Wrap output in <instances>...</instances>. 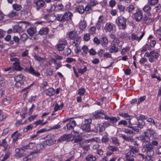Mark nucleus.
<instances>
[{
    "instance_id": "obj_20",
    "label": "nucleus",
    "mask_w": 161,
    "mask_h": 161,
    "mask_svg": "<svg viewBox=\"0 0 161 161\" xmlns=\"http://www.w3.org/2000/svg\"><path fill=\"white\" fill-rule=\"evenodd\" d=\"M67 35L69 38L72 40H74L78 36L77 32L75 31H71L69 32Z\"/></svg>"
},
{
    "instance_id": "obj_52",
    "label": "nucleus",
    "mask_w": 161,
    "mask_h": 161,
    "mask_svg": "<svg viewBox=\"0 0 161 161\" xmlns=\"http://www.w3.org/2000/svg\"><path fill=\"white\" fill-rule=\"evenodd\" d=\"M28 36L25 33H23L21 36L20 39L23 42H25Z\"/></svg>"
},
{
    "instance_id": "obj_29",
    "label": "nucleus",
    "mask_w": 161,
    "mask_h": 161,
    "mask_svg": "<svg viewBox=\"0 0 161 161\" xmlns=\"http://www.w3.org/2000/svg\"><path fill=\"white\" fill-rule=\"evenodd\" d=\"M46 95L49 96H51L55 93V91L53 88H50L46 91Z\"/></svg>"
},
{
    "instance_id": "obj_39",
    "label": "nucleus",
    "mask_w": 161,
    "mask_h": 161,
    "mask_svg": "<svg viewBox=\"0 0 161 161\" xmlns=\"http://www.w3.org/2000/svg\"><path fill=\"white\" fill-rule=\"evenodd\" d=\"M102 45L103 47L107 46L108 43V41L107 38L103 37L102 38Z\"/></svg>"
},
{
    "instance_id": "obj_32",
    "label": "nucleus",
    "mask_w": 161,
    "mask_h": 161,
    "mask_svg": "<svg viewBox=\"0 0 161 161\" xmlns=\"http://www.w3.org/2000/svg\"><path fill=\"white\" fill-rule=\"evenodd\" d=\"M118 130L121 131H123L126 133L130 134H133L134 133L132 130L125 128H119Z\"/></svg>"
},
{
    "instance_id": "obj_54",
    "label": "nucleus",
    "mask_w": 161,
    "mask_h": 161,
    "mask_svg": "<svg viewBox=\"0 0 161 161\" xmlns=\"http://www.w3.org/2000/svg\"><path fill=\"white\" fill-rule=\"evenodd\" d=\"M158 0H148V3L152 6H154L157 4L158 3Z\"/></svg>"
},
{
    "instance_id": "obj_11",
    "label": "nucleus",
    "mask_w": 161,
    "mask_h": 161,
    "mask_svg": "<svg viewBox=\"0 0 161 161\" xmlns=\"http://www.w3.org/2000/svg\"><path fill=\"white\" fill-rule=\"evenodd\" d=\"M134 17L137 22H140L142 20L143 17V13L141 10L139 9L134 14Z\"/></svg>"
},
{
    "instance_id": "obj_3",
    "label": "nucleus",
    "mask_w": 161,
    "mask_h": 161,
    "mask_svg": "<svg viewBox=\"0 0 161 161\" xmlns=\"http://www.w3.org/2000/svg\"><path fill=\"white\" fill-rule=\"evenodd\" d=\"M142 151L146 153L149 158L154 154L153 147L151 145L150 143L144 145L142 148Z\"/></svg>"
},
{
    "instance_id": "obj_26",
    "label": "nucleus",
    "mask_w": 161,
    "mask_h": 161,
    "mask_svg": "<svg viewBox=\"0 0 161 161\" xmlns=\"http://www.w3.org/2000/svg\"><path fill=\"white\" fill-rule=\"evenodd\" d=\"M8 146V145L6 142V139L0 141V146H3L4 148L3 150L6 151L7 149Z\"/></svg>"
},
{
    "instance_id": "obj_25",
    "label": "nucleus",
    "mask_w": 161,
    "mask_h": 161,
    "mask_svg": "<svg viewBox=\"0 0 161 161\" xmlns=\"http://www.w3.org/2000/svg\"><path fill=\"white\" fill-rule=\"evenodd\" d=\"M44 147V144L43 143L38 144H36L34 150L36 151L37 153H40L41 150H42Z\"/></svg>"
},
{
    "instance_id": "obj_13",
    "label": "nucleus",
    "mask_w": 161,
    "mask_h": 161,
    "mask_svg": "<svg viewBox=\"0 0 161 161\" xmlns=\"http://www.w3.org/2000/svg\"><path fill=\"white\" fill-rule=\"evenodd\" d=\"M44 18L48 22H53L56 19V18L54 14L45 15L44 16Z\"/></svg>"
},
{
    "instance_id": "obj_36",
    "label": "nucleus",
    "mask_w": 161,
    "mask_h": 161,
    "mask_svg": "<svg viewBox=\"0 0 161 161\" xmlns=\"http://www.w3.org/2000/svg\"><path fill=\"white\" fill-rule=\"evenodd\" d=\"M143 11L144 12H147L148 13L149 15L150 14L149 12L150 11L151 9V7L149 5L147 4L144 6L142 9Z\"/></svg>"
},
{
    "instance_id": "obj_60",
    "label": "nucleus",
    "mask_w": 161,
    "mask_h": 161,
    "mask_svg": "<svg viewBox=\"0 0 161 161\" xmlns=\"http://www.w3.org/2000/svg\"><path fill=\"white\" fill-rule=\"evenodd\" d=\"M65 137V135L61 136L59 138L58 140V142H63L66 140Z\"/></svg>"
},
{
    "instance_id": "obj_43",
    "label": "nucleus",
    "mask_w": 161,
    "mask_h": 161,
    "mask_svg": "<svg viewBox=\"0 0 161 161\" xmlns=\"http://www.w3.org/2000/svg\"><path fill=\"white\" fill-rule=\"evenodd\" d=\"M12 7L14 9L17 11H19L22 8L21 5L17 4H13Z\"/></svg>"
},
{
    "instance_id": "obj_7",
    "label": "nucleus",
    "mask_w": 161,
    "mask_h": 161,
    "mask_svg": "<svg viewBox=\"0 0 161 161\" xmlns=\"http://www.w3.org/2000/svg\"><path fill=\"white\" fill-rule=\"evenodd\" d=\"M24 78V76L22 74L16 75L14 77V79L16 82L15 85L17 87L20 86L23 83L22 81Z\"/></svg>"
},
{
    "instance_id": "obj_17",
    "label": "nucleus",
    "mask_w": 161,
    "mask_h": 161,
    "mask_svg": "<svg viewBox=\"0 0 161 161\" xmlns=\"http://www.w3.org/2000/svg\"><path fill=\"white\" fill-rule=\"evenodd\" d=\"M25 71L37 77H38L40 75V73L37 72L35 71L34 69L31 66L29 68H26L25 69Z\"/></svg>"
},
{
    "instance_id": "obj_4",
    "label": "nucleus",
    "mask_w": 161,
    "mask_h": 161,
    "mask_svg": "<svg viewBox=\"0 0 161 161\" xmlns=\"http://www.w3.org/2000/svg\"><path fill=\"white\" fill-rule=\"evenodd\" d=\"M91 119H86L83 121L82 123L81 128L87 132H90V123H91Z\"/></svg>"
},
{
    "instance_id": "obj_63",
    "label": "nucleus",
    "mask_w": 161,
    "mask_h": 161,
    "mask_svg": "<svg viewBox=\"0 0 161 161\" xmlns=\"http://www.w3.org/2000/svg\"><path fill=\"white\" fill-rule=\"evenodd\" d=\"M138 37L136 34L135 33H132L131 35V39L132 41L135 40H137L138 41Z\"/></svg>"
},
{
    "instance_id": "obj_15",
    "label": "nucleus",
    "mask_w": 161,
    "mask_h": 161,
    "mask_svg": "<svg viewBox=\"0 0 161 161\" xmlns=\"http://www.w3.org/2000/svg\"><path fill=\"white\" fill-rule=\"evenodd\" d=\"M151 57L149 58V61L150 62H152L154 61V59H157L159 56V54L154 50H153L150 52Z\"/></svg>"
},
{
    "instance_id": "obj_61",
    "label": "nucleus",
    "mask_w": 161,
    "mask_h": 161,
    "mask_svg": "<svg viewBox=\"0 0 161 161\" xmlns=\"http://www.w3.org/2000/svg\"><path fill=\"white\" fill-rule=\"evenodd\" d=\"M65 137V135L61 136L59 138L58 140V142H63L66 140Z\"/></svg>"
},
{
    "instance_id": "obj_18",
    "label": "nucleus",
    "mask_w": 161,
    "mask_h": 161,
    "mask_svg": "<svg viewBox=\"0 0 161 161\" xmlns=\"http://www.w3.org/2000/svg\"><path fill=\"white\" fill-rule=\"evenodd\" d=\"M76 125V122L75 120H70L69 123L67 124L66 126L64 127V128L65 129L67 127V130H69L73 129Z\"/></svg>"
},
{
    "instance_id": "obj_51",
    "label": "nucleus",
    "mask_w": 161,
    "mask_h": 161,
    "mask_svg": "<svg viewBox=\"0 0 161 161\" xmlns=\"http://www.w3.org/2000/svg\"><path fill=\"white\" fill-rule=\"evenodd\" d=\"M21 29L20 27L18 25H16L13 28V32L14 33H17L19 32Z\"/></svg>"
},
{
    "instance_id": "obj_33",
    "label": "nucleus",
    "mask_w": 161,
    "mask_h": 161,
    "mask_svg": "<svg viewBox=\"0 0 161 161\" xmlns=\"http://www.w3.org/2000/svg\"><path fill=\"white\" fill-rule=\"evenodd\" d=\"M27 32L30 36H32L36 32V29L34 27L29 28L27 30Z\"/></svg>"
},
{
    "instance_id": "obj_21",
    "label": "nucleus",
    "mask_w": 161,
    "mask_h": 161,
    "mask_svg": "<svg viewBox=\"0 0 161 161\" xmlns=\"http://www.w3.org/2000/svg\"><path fill=\"white\" fill-rule=\"evenodd\" d=\"M104 119L106 120H109V123L114 124L117 121V120L116 119V117H109L107 115H105Z\"/></svg>"
},
{
    "instance_id": "obj_16",
    "label": "nucleus",
    "mask_w": 161,
    "mask_h": 161,
    "mask_svg": "<svg viewBox=\"0 0 161 161\" xmlns=\"http://www.w3.org/2000/svg\"><path fill=\"white\" fill-rule=\"evenodd\" d=\"M135 154L134 152L130 150H129L125 155L126 160L127 161H134V159L132 157H135Z\"/></svg>"
},
{
    "instance_id": "obj_24",
    "label": "nucleus",
    "mask_w": 161,
    "mask_h": 161,
    "mask_svg": "<svg viewBox=\"0 0 161 161\" xmlns=\"http://www.w3.org/2000/svg\"><path fill=\"white\" fill-rule=\"evenodd\" d=\"M75 11L80 14H83L85 12L84 8L82 5H77L75 8Z\"/></svg>"
},
{
    "instance_id": "obj_59",
    "label": "nucleus",
    "mask_w": 161,
    "mask_h": 161,
    "mask_svg": "<svg viewBox=\"0 0 161 161\" xmlns=\"http://www.w3.org/2000/svg\"><path fill=\"white\" fill-rule=\"evenodd\" d=\"M33 125H32L31 124L27 125L24 129V132H27L28 130H30L32 129L33 128Z\"/></svg>"
},
{
    "instance_id": "obj_10",
    "label": "nucleus",
    "mask_w": 161,
    "mask_h": 161,
    "mask_svg": "<svg viewBox=\"0 0 161 161\" xmlns=\"http://www.w3.org/2000/svg\"><path fill=\"white\" fill-rule=\"evenodd\" d=\"M115 25L112 23H107L104 27V29L106 32H111L113 30Z\"/></svg>"
},
{
    "instance_id": "obj_34",
    "label": "nucleus",
    "mask_w": 161,
    "mask_h": 161,
    "mask_svg": "<svg viewBox=\"0 0 161 161\" xmlns=\"http://www.w3.org/2000/svg\"><path fill=\"white\" fill-rule=\"evenodd\" d=\"M65 44L63 43L59 42L58 44L56 45L55 46V47L59 51H62L64 48Z\"/></svg>"
},
{
    "instance_id": "obj_12",
    "label": "nucleus",
    "mask_w": 161,
    "mask_h": 161,
    "mask_svg": "<svg viewBox=\"0 0 161 161\" xmlns=\"http://www.w3.org/2000/svg\"><path fill=\"white\" fill-rule=\"evenodd\" d=\"M36 9L38 11L42 8L45 5V3L43 0H37L35 3Z\"/></svg>"
},
{
    "instance_id": "obj_44",
    "label": "nucleus",
    "mask_w": 161,
    "mask_h": 161,
    "mask_svg": "<svg viewBox=\"0 0 161 161\" xmlns=\"http://www.w3.org/2000/svg\"><path fill=\"white\" fill-rule=\"evenodd\" d=\"M155 133L154 131L152 129H149L147 130L146 131L144 132V133L151 136L153 135Z\"/></svg>"
},
{
    "instance_id": "obj_49",
    "label": "nucleus",
    "mask_w": 161,
    "mask_h": 161,
    "mask_svg": "<svg viewBox=\"0 0 161 161\" xmlns=\"http://www.w3.org/2000/svg\"><path fill=\"white\" fill-rule=\"evenodd\" d=\"M74 142L79 143V145L80 147H82V145L81 142L82 141V139L81 137H79L77 138H75L74 140Z\"/></svg>"
},
{
    "instance_id": "obj_53",
    "label": "nucleus",
    "mask_w": 161,
    "mask_h": 161,
    "mask_svg": "<svg viewBox=\"0 0 161 161\" xmlns=\"http://www.w3.org/2000/svg\"><path fill=\"white\" fill-rule=\"evenodd\" d=\"M85 92V89L81 88L79 89L78 90V94L80 95V96H82L84 95Z\"/></svg>"
},
{
    "instance_id": "obj_2",
    "label": "nucleus",
    "mask_w": 161,
    "mask_h": 161,
    "mask_svg": "<svg viewBox=\"0 0 161 161\" xmlns=\"http://www.w3.org/2000/svg\"><path fill=\"white\" fill-rule=\"evenodd\" d=\"M126 19L122 16L118 17L115 22L119 28L120 30H125L126 28Z\"/></svg>"
},
{
    "instance_id": "obj_23",
    "label": "nucleus",
    "mask_w": 161,
    "mask_h": 161,
    "mask_svg": "<svg viewBox=\"0 0 161 161\" xmlns=\"http://www.w3.org/2000/svg\"><path fill=\"white\" fill-rule=\"evenodd\" d=\"M49 31V29L47 27H42L40 30L39 34L41 35H46L48 33Z\"/></svg>"
},
{
    "instance_id": "obj_57",
    "label": "nucleus",
    "mask_w": 161,
    "mask_h": 161,
    "mask_svg": "<svg viewBox=\"0 0 161 161\" xmlns=\"http://www.w3.org/2000/svg\"><path fill=\"white\" fill-rule=\"evenodd\" d=\"M118 125H123L124 126H125L127 125L128 123L126 120H122L118 122Z\"/></svg>"
},
{
    "instance_id": "obj_62",
    "label": "nucleus",
    "mask_w": 161,
    "mask_h": 161,
    "mask_svg": "<svg viewBox=\"0 0 161 161\" xmlns=\"http://www.w3.org/2000/svg\"><path fill=\"white\" fill-rule=\"evenodd\" d=\"M96 28L94 26L92 27L89 30L90 34L93 35L95 33Z\"/></svg>"
},
{
    "instance_id": "obj_64",
    "label": "nucleus",
    "mask_w": 161,
    "mask_h": 161,
    "mask_svg": "<svg viewBox=\"0 0 161 161\" xmlns=\"http://www.w3.org/2000/svg\"><path fill=\"white\" fill-rule=\"evenodd\" d=\"M156 153L158 155L161 154V145L157 147V149L156 151Z\"/></svg>"
},
{
    "instance_id": "obj_35",
    "label": "nucleus",
    "mask_w": 161,
    "mask_h": 161,
    "mask_svg": "<svg viewBox=\"0 0 161 161\" xmlns=\"http://www.w3.org/2000/svg\"><path fill=\"white\" fill-rule=\"evenodd\" d=\"M97 158L92 154H89L86 157V161H95Z\"/></svg>"
},
{
    "instance_id": "obj_47",
    "label": "nucleus",
    "mask_w": 161,
    "mask_h": 161,
    "mask_svg": "<svg viewBox=\"0 0 161 161\" xmlns=\"http://www.w3.org/2000/svg\"><path fill=\"white\" fill-rule=\"evenodd\" d=\"M135 8L134 6L133 5H130L128 6L126 8V10H127L129 13H130L132 12Z\"/></svg>"
},
{
    "instance_id": "obj_48",
    "label": "nucleus",
    "mask_w": 161,
    "mask_h": 161,
    "mask_svg": "<svg viewBox=\"0 0 161 161\" xmlns=\"http://www.w3.org/2000/svg\"><path fill=\"white\" fill-rule=\"evenodd\" d=\"M18 15L17 13L16 12L12 11L8 13V16L9 18H12Z\"/></svg>"
},
{
    "instance_id": "obj_38",
    "label": "nucleus",
    "mask_w": 161,
    "mask_h": 161,
    "mask_svg": "<svg viewBox=\"0 0 161 161\" xmlns=\"http://www.w3.org/2000/svg\"><path fill=\"white\" fill-rule=\"evenodd\" d=\"M36 146V144L35 143H30L28 145L25 146H24L25 148L27 150L29 149H34Z\"/></svg>"
},
{
    "instance_id": "obj_56",
    "label": "nucleus",
    "mask_w": 161,
    "mask_h": 161,
    "mask_svg": "<svg viewBox=\"0 0 161 161\" xmlns=\"http://www.w3.org/2000/svg\"><path fill=\"white\" fill-rule=\"evenodd\" d=\"M99 141V139H98L97 138H96V139L94 138H92L91 139L85 141L83 142V143H89L93 141L98 142Z\"/></svg>"
},
{
    "instance_id": "obj_40",
    "label": "nucleus",
    "mask_w": 161,
    "mask_h": 161,
    "mask_svg": "<svg viewBox=\"0 0 161 161\" xmlns=\"http://www.w3.org/2000/svg\"><path fill=\"white\" fill-rule=\"evenodd\" d=\"M86 26V24L85 21H81L79 23V27L80 29L83 30L85 29Z\"/></svg>"
},
{
    "instance_id": "obj_31",
    "label": "nucleus",
    "mask_w": 161,
    "mask_h": 161,
    "mask_svg": "<svg viewBox=\"0 0 161 161\" xmlns=\"http://www.w3.org/2000/svg\"><path fill=\"white\" fill-rule=\"evenodd\" d=\"M11 100L12 99L11 97H7L2 100V102L3 104L7 105L10 103Z\"/></svg>"
},
{
    "instance_id": "obj_27",
    "label": "nucleus",
    "mask_w": 161,
    "mask_h": 161,
    "mask_svg": "<svg viewBox=\"0 0 161 161\" xmlns=\"http://www.w3.org/2000/svg\"><path fill=\"white\" fill-rule=\"evenodd\" d=\"M121 136L123 139L126 141L132 142L134 141V139L132 136H126L122 134H121Z\"/></svg>"
},
{
    "instance_id": "obj_6",
    "label": "nucleus",
    "mask_w": 161,
    "mask_h": 161,
    "mask_svg": "<svg viewBox=\"0 0 161 161\" xmlns=\"http://www.w3.org/2000/svg\"><path fill=\"white\" fill-rule=\"evenodd\" d=\"M15 151L17 156L19 157L24 156L27 155L28 153L27 150L24 146L20 148H16Z\"/></svg>"
},
{
    "instance_id": "obj_37",
    "label": "nucleus",
    "mask_w": 161,
    "mask_h": 161,
    "mask_svg": "<svg viewBox=\"0 0 161 161\" xmlns=\"http://www.w3.org/2000/svg\"><path fill=\"white\" fill-rule=\"evenodd\" d=\"M56 19L58 21L61 22H64L65 21L64 14H58L56 16Z\"/></svg>"
},
{
    "instance_id": "obj_58",
    "label": "nucleus",
    "mask_w": 161,
    "mask_h": 161,
    "mask_svg": "<svg viewBox=\"0 0 161 161\" xmlns=\"http://www.w3.org/2000/svg\"><path fill=\"white\" fill-rule=\"evenodd\" d=\"M11 154V153L10 152L6 153L2 159L1 161H5L10 156Z\"/></svg>"
},
{
    "instance_id": "obj_42",
    "label": "nucleus",
    "mask_w": 161,
    "mask_h": 161,
    "mask_svg": "<svg viewBox=\"0 0 161 161\" xmlns=\"http://www.w3.org/2000/svg\"><path fill=\"white\" fill-rule=\"evenodd\" d=\"M73 40L74 41L73 42V43L75 44V46L79 45L81 41L80 37L78 36H77V37H76Z\"/></svg>"
},
{
    "instance_id": "obj_55",
    "label": "nucleus",
    "mask_w": 161,
    "mask_h": 161,
    "mask_svg": "<svg viewBox=\"0 0 161 161\" xmlns=\"http://www.w3.org/2000/svg\"><path fill=\"white\" fill-rule=\"evenodd\" d=\"M109 140V138L107 135H104L103 136L101 141L102 142L106 143L108 142Z\"/></svg>"
},
{
    "instance_id": "obj_1",
    "label": "nucleus",
    "mask_w": 161,
    "mask_h": 161,
    "mask_svg": "<svg viewBox=\"0 0 161 161\" xmlns=\"http://www.w3.org/2000/svg\"><path fill=\"white\" fill-rule=\"evenodd\" d=\"M123 43V41H120L118 39H114L112 42L111 47L109 49L110 52L111 53L118 52V47H121Z\"/></svg>"
},
{
    "instance_id": "obj_14",
    "label": "nucleus",
    "mask_w": 161,
    "mask_h": 161,
    "mask_svg": "<svg viewBox=\"0 0 161 161\" xmlns=\"http://www.w3.org/2000/svg\"><path fill=\"white\" fill-rule=\"evenodd\" d=\"M135 122L133 121L134 124L132 125H134L135 127H137L140 128V129L142 128L143 125H145V122L142 120L140 119H135L134 120Z\"/></svg>"
},
{
    "instance_id": "obj_5",
    "label": "nucleus",
    "mask_w": 161,
    "mask_h": 161,
    "mask_svg": "<svg viewBox=\"0 0 161 161\" xmlns=\"http://www.w3.org/2000/svg\"><path fill=\"white\" fill-rule=\"evenodd\" d=\"M138 139L141 141L143 144L144 145L150 143L151 141L150 137L148 135L144 133L143 135L140 136L138 137Z\"/></svg>"
},
{
    "instance_id": "obj_9",
    "label": "nucleus",
    "mask_w": 161,
    "mask_h": 161,
    "mask_svg": "<svg viewBox=\"0 0 161 161\" xmlns=\"http://www.w3.org/2000/svg\"><path fill=\"white\" fill-rule=\"evenodd\" d=\"M55 136L53 134H50L46 136L47 139L43 142L44 145H52L54 144L53 139L54 138Z\"/></svg>"
},
{
    "instance_id": "obj_30",
    "label": "nucleus",
    "mask_w": 161,
    "mask_h": 161,
    "mask_svg": "<svg viewBox=\"0 0 161 161\" xmlns=\"http://www.w3.org/2000/svg\"><path fill=\"white\" fill-rule=\"evenodd\" d=\"M64 106V103H60V105L58 104L57 103H56L55 105L54 108V112H56L58 110H60L62 109Z\"/></svg>"
},
{
    "instance_id": "obj_22",
    "label": "nucleus",
    "mask_w": 161,
    "mask_h": 161,
    "mask_svg": "<svg viewBox=\"0 0 161 161\" xmlns=\"http://www.w3.org/2000/svg\"><path fill=\"white\" fill-rule=\"evenodd\" d=\"M64 18L65 21H68L69 20H71L72 17L73 16V14L70 11H67L65 12L64 14Z\"/></svg>"
},
{
    "instance_id": "obj_19",
    "label": "nucleus",
    "mask_w": 161,
    "mask_h": 161,
    "mask_svg": "<svg viewBox=\"0 0 161 161\" xmlns=\"http://www.w3.org/2000/svg\"><path fill=\"white\" fill-rule=\"evenodd\" d=\"M154 20L153 18H149L147 16H145L143 18L142 21L147 25L152 24Z\"/></svg>"
},
{
    "instance_id": "obj_45",
    "label": "nucleus",
    "mask_w": 161,
    "mask_h": 161,
    "mask_svg": "<svg viewBox=\"0 0 161 161\" xmlns=\"http://www.w3.org/2000/svg\"><path fill=\"white\" fill-rule=\"evenodd\" d=\"M34 57L36 60L39 62L42 60H44L46 59V58L45 57H41L38 55H37L36 53H35L34 55Z\"/></svg>"
},
{
    "instance_id": "obj_46",
    "label": "nucleus",
    "mask_w": 161,
    "mask_h": 161,
    "mask_svg": "<svg viewBox=\"0 0 161 161\" xmlns=\"http://www.w3.org/2000/svg\"><path fill=\"white\" fill-rule=\"evenodd\" d=\"M107 148L108 150L112 152L116 151L119 150V148L117 147L110 145L108 146Z\"/></svg>"
},
{
    "instance_id": "obj_8",
    "label": "nucleus",
    "mask_w": 161,
    "mask_h": 161,
    "mask_svg": "<svg viewBox=\"0 0 161 161\" xmlns=\"http://www.w3.org/2000/svg\"><path fill=\"white\" fill-rule=\"evenodd\" d=\"M10 61L12 62L14 61L13 65L15 69L18 70H21L22 68L19 65V59L17 58L12 57L10 58Z\"/></svg>"
},
{
    "instance_id": "obj_28",
    "label": "nucleus",
    "mask_w": 161,
    "mask_h": 161,
    "mask_svg": "<svg viewBox=\"0 0 161 161\" xmlns=\"http://www.w3.org/2000/svg\"><path fill=\"white\" fill-rule=\"evenodd\" d=\"M119 37L124 40H127L129 38L130 36H129L127 33L125 32H121L119 35Z\"/></svg>"
},
{
    "instance_id": "obj_41",
    "label": "nucleus",
    "mask_w": 161,
    "mask_h": 161,
    "mask_svg": "<svg viewBox=\"0 0 161 161\" xmlns=\"http://www.w3.org/2000/svg\"><path fill=\"white\" fill-rule=\"evenodd\" d=\"M112 143L115 145L119 146L120 145V142L119 140L116 137H112Z\"/></svg>"
},
{
    "instance_id": "obj_50",
    "label": "nucleus",
    "mask_w": 161,
    "mask_h": 161,
    "mask_svg": "<svg viewBox=\"0 0 161 161\" xmlns=\"http://www.w3.org/2000/svg\"><path fill=\"white\" fill-rule=\"evenodd\" d=\"M71 52V50L70 48H67L64 49L63 51V53L64 55L68 56L70 54Z\"/></svg>"
}]
</instances>
